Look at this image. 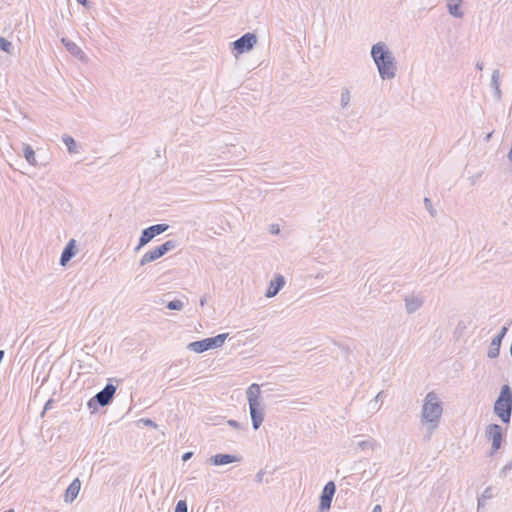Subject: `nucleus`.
I'll return each instance as SVG.
<instances>
[{
	"label": "nucleus",
	"mask_w": 512,
	"mask_h": 512,
	"mask_svg": "<svg viewBox=\"0 0 512 512\" xmlns=\"http://www.w3.org/2000/svg\"><path fill=\"white\" fill-rule=\"evenodd\" d=\"M371 57L382 80L395 78L397 63L392 51L384 42H377L371 47Z\"/></svg>",
	"instance_id": "1"
},
{
	"label": "nucleus",
	"mask_w": 512,
	"mask_h": 512,
	"mask_svg": "<svg viewBox=\"0 0 512 512\" xmlns=\"http://www.w3.org/2000/svg\"><path fill=\"white\" fill-rule=\"evenodd\" d=\"M442 413L443 407L438 395L434 391L428 392L421 409V423L427 425L428 440L438 427Z\"/></svg>",
	"instance_id": "2"
},
{
	"label": "nucleus",
	"mask_w": 512,
	"mask_h": 512,
	"mask_svg": "<svg viewBox=\"0 0 512 512\" xmlns=\"http://www.w3.org/2000/svg\"><path fill=\"white\" fill-rule=\"evenodd\" d=\"M260 394L261 389L257 383L251 384L246 391L252 426L255 430L259 429L264 420V408Z\"/></svg>",
	"instance_id": "3"
},
{
	"label": "nucleus",
	"mask_w": 512,
	"mask_h": 512,
	"mask_svg": "<svg viewBox=\"0 0 512 512\" xmlns=\"http://www.w3.org/2000/svg\"><path fill=\"white\" fill-rule=\"evenodd\" d=\"M494 413L500 420L508 424L512 414V392L509 385H503L494 404Z\"/></svg>",
	"instance_id": "4"
},
{
	"label": "nucleus",
	"mask_w": 512,
	"mask_h": 512,
	"mask_svg": "<svg viewBox=\"0 0 512 512\" xmlns=\"http://www.w3.org/2000/svg\"><path fill=\"white\" fill-rule=\"evenodd\" d=\"M228 333L218 334L214 337L194 341L188 344L187 348L195 353H203L210 349L221 347L228 337Z\"/></svg>",
	"instance_id": "5"
},
{
	"label": "nucleus",
	"mask_w": 512,
	"mask_h": 512,
	"mask_svg": "<svg viewBox=\"0 0 512 512\" xmlns=\"http://www.w3.org/2000/svg\"><path fill=\"white\" fill-rule=\"evenodd\" d=\"M178 243L176 240H168L161 244L160 246H157L149 251H147L142 258L140 259L139 265L145 266L148 263H151L162 256H164L169 251L174 250L177 247Z\"/></svg>",
	"instance_id": "6"
},
{
	"label": "nucleus",
	"mask_w": 512,
	"mask_h": 512,
	"mask_svg": "<svg viewBox=\"0 0 512 512\" xmlns=\"http://www.w3.org/2000/svg\"><path fill=\"white\" fill-rule=\"evenodd\" d=\"M115 392L116 386L111 383L106 384L101 391L88 401V407L95 410L97 405L101 407L107 406L113 400Z\"/></svg>",
	"instance_id": "7"
},
{
	"label": "nucleus",
	"mask_w": 512,
	"mask_h": 512,
	"mask_svg": "<svg viewBox=\"0 0 512 512\" xmlns=\"http://www.w3.org/2000/svg\"><path fill=\"white\" fill-rule=\"evenodd\" d=\"M485 436L489 440H492L491 454L495 453L497 450L500 449L503 438V430L500 425H488L485 430Z\"/></svg>",
	"instance_id": "8"
},
{
	"label": "nucleus",
	"mask_w": 512,
	"mask_h": 512,
	"mask_svg": "<svg viewBox=\"0 0 512 512\" xmlns=\"http://www.w3.org/2000/svg\"><path fill=\"white\" fill-rule=\"evenodd\" d=\"M257 43L254 33H246L233 42V48L238 54L250 51Z\"/></svg>",
	"instance_id": "9"
},
{
	"label": "nucleus",
	"mask_w": 512,
	"mask_h": 512,
	"mask_svg": "<svg viewBox=\"0 0 512 512\" xmlns=\"http://www.w3.org/2000/svg\"><path fill=\"white\" fill-rule=\"evenodd\" d=\"M336 492V486L333 481L325 484L320 495L319 510L320 512L328 511L331 507L333 496Z\"/></svg>",
	"instance_id": "10"
},
{
	"label": "nucleus",
	"mask_w": 512,
	"mask_h": 512,
	"mask_svg": "<svg viewBox=\"0 0 512 512\" xmlns=\"http://www.w3.org/2000/svg\"><path fill=\"white\" fill-rule=\"evenodd\" d=\"M507 331H508V327L503 326L501 328L500 332L492 339L489 349H488V352H487L488 358L494 359L499 356L501 343H502V340L505 337Z\"/></svg>",
	"instance_id": "11"
},
{
	"label": "nucleus",
	"mask_w": 512,
	"mask_h": 512,
	"mask_svg": "<svg viewBox=\"0 0 512 512\" xmlns=\"http://www.w3.org/2000/svg\"><path fill=\"white\" fill-rule=\"evenodd\" d=\"M77 245L76 240L71 239L65 248L63 249L61 256H60V265L66 266V264L76 255L77 253Z\"/></svg>",
	"instance_id": "12"
},
{
	"label": "nucleus",
	"mask_w": 512,
	"mask_h": 512,
	"mask_svg": "<svg viewBox=\"0 0 512 512\" xmlns=\"http://www.w3.org/2000/svg\"><path fill=\"white\" fill-rule=\"evenodd\" d=\"M209 463L214 466H222L240 461V458L231 454H216L209 458Z\"/></svg>",
	"instance_id": "13"
},
{
	"label": "nucleus",
	"mask_w": 512,
	"mask_h": 512,
	"mask_svg": "<svg viewBox=\"0 0 512 512\" xmlns=\"http://www.w3.org/2000/svg\"><path fill=\"white\" fill-rule=\"evenodd\" d=\"M285 285V278L281 274H277L270 282V285L268 289L266 290L265 296L267 298H272L278 294V292L283 288Z\"/></svg>",
	"instance_id": "14"
},
{
	"label": "nucleus",
	"mask_w": 512,
	"mask_h": 512,
	"mask_svg": "<svg viewBox=\"0 0 512 512\" xmlns=\"http://www.w3.org/2000/svg\"><path fill=\"white\" fill-rule=\"evenodd\" d=\"M404 302L406 313L413 314L422 307L424 300L421 296L410 295L404 298Z\"/></svg>",
	"instance_id": "15"
},
{
	"label": "nucleus",
	"mask_w": 512,
	"mask_h": 512,
	"mask_svg": "<svg viewBox=\"0 0 512 512\" xmlns=\"http://www.w3.org/2000/svg\"><path fill=\"white\" fill-rule=\"evenodd\" d=\"M61 41L70 54H72L73 56H75L83 62L87 61L86 54L76 43L66 38H62Z\"/></svg>",
	"instance_id": "16"
},
{
	"label": "nucleus",
	"mask_w": 512,
	"mask_h": 512,
	"mask_svg": "<svg viewBox=\"0 0 512 512\" xmlns=\"http://www.w3.org/2000/svg\"><path fill=\"white\" fill-rule=\"evenodd\" d=\"M81 482L78 478L74 479L65 491L64 501L72 503L79 494Z\"/></svg>",
	"instance_id": "17"
},
{
	"label": "nucleus",
	"mask_w": 512,
	"mask_h": 512,
	"mask_svg": "<svg viewBox=\"0 0 512 512\" xmlns=\"http://www.w3.org/2000/svg\"><path fill=\"white\" fill-rule=\"evenodd\" d=\"M500 84V71L498 69H495L491 75L490 86L494 91V98L497 101H500L502 99V91L500 89Z\"/></svg>",
	"instance_id": "18"
},
{
	"label": "nucleus",
	"mask_w": 512,
	"mask_h": 512,
	"mask_svg": "<svg viewBox=\"0 0 512 512\" xmlns=\"http://www.w3.org/2000/svg\"><path fill=\"white\" fill-rule=\"evenodd\" d=\"M357 447L361 451H364V452L374 451V450L380 448V443L376 439H374L372 437H367L364 440L358 441L357 442Z\"/></svg>",
	"instance_id": "19"
},
{
	"label": "nucleus",
	"mask_w": 512,
	"mask_h": 512,
	"mask_svg": "<svg viewBox=\"0 0 512 512\" xmlns=\"http://www.w3.org/2000/svg\"><path fill=\"white\" fill-rule=\"evenodd\" d=\"M461 2H462V0H448L447 1L448 12L456 18H462L464 15L460 9Z\"/></svg>",
	"instance_id": "20"
},
{
	"label": "nucleus",
	"mask_w": 512,
	"mask_h": 512,
	"mask_svg": "<svg viewBox=\"0 0 512 512\" xmlns=\"http://www.w3.org/2000/svg\"><path fill=\"white\" fill-rule=\"evenodd\" d=\"M62 141L66 145L67 150L70 154H76L79 152V147L77 145V142L75 141V139L72 136H70L68 134H64L62 136Z\"/></svg>",
	"instance_id": "21"
},
{
	"label": "nucleus",
	"mask_w": 512,
	"mask_h": 512,
	"mask_svg": "<svg viewBox=\"0 0 512 512\" xmlns=\"http://www.w3.org/2000/svg\"><path fill=\"white\" fill-rule=\"evenodd\" d=\"M153 235L151 234L150 230L148 228H145L142 233H141V236L139 238V243L138 245L135 247V251H139L142 247H144L145 245H147L152 239H153Z\"/></svg>",
	"instance_id": "22"
},
{
	"label": "nucleus",
	"mask_w": 512,
	"mask_h": 512,
	"mask_svg": "<svg viewBox=\"0 0 512 512\" xmlns=\"http://www.w3.org/2000/svg\"><path fill=\"white\" fill-rule=\"evenodd\" d=\"M351 101V92L350 89L347 87H343L341 89V95H340V106L342 109H346Z\"/></svg>",
	"instance_id": "23"
},
{
	"label": "nucleus",
	"mask_w": 512,
	"mask_h": 512,
	"mask_svg": "<svg viewBox=\"0 0 512 512\" xmlns=\"http://www.w3.org/2000/svg\"><path fill=\"white\" fill-rule=\"evenodd\" d=\"M23 153H24V157H25L26 161L30 165H32V166H36L37 165V161H36V158H35V152H34L33 148L30 145H25L24 146Z\"/></svg>",
	"instance_id": "24"
},
{
	"label": "nucleus",
	"mask_w": 512,
	"mask_h": 512,
	"mask_svg": "<svg viewBox=\"0 0 512 512\" xmlns=\"http://www.w3.org/2000/svg\"><path fill=\"white\" fill-rule=\"evenodd\" d=\"M147 228L150 230L151 234L155 238L156 236L166 232L169 229V225L162 223V224H155V225L149 226Z\"/></svg>",
	"instance_id": "25"
},
{
	"label": "nucleus",
	"mask_w": 512,
	"mask_h": 512,
	"mask_svg": "<svg viewBox=\"0 0 512 512\" xmlns=\"http://www.w3.org/2000/svg\"><path fill=\"white\" fill-rule=\"evenodd\" d=\"M0 49L8 54H13L14 46L4 37H0Z\"/></svg>",
	"instance_id": "26"
},
{
	"label": "nucleus",
	"mask_w": 512,
	"mask_h": 512,
	"mask_svg": "<svg viewBox=\"0 0 512 512\" xmlns=\"http://www.w3.org/2000/svg\"><path fill=\"white\" fill-rule=\"evenodd\" d=\"M167 308L169 310H182L184 308V303L181 300L175 299L167 303Z\"/></svg>",
	"instance_id": "27"
},
{
	"label": "nucleus",
	"mask_w": 512,
	"mask_h": 512,
	"mask_svg": "<svg viewBox=\"0 0 512 512\" xmlns=\"http://www.w3.org/2000/svg\"><path fill=\"white\" fill-rule=\"evenodd\" d=\"M480 496L481 500L492 499L494 497L493 488L491 486L486 487Z\"/></svg>",
	"instance_id": "28"
},
{
	"label": "nucleus",
	"mask_w": 512,
	"mask_h": 512,
	"mask_svg": "<svg viewBox=\"0 0 512 512\" xmlns=\"http://www.w3.org/2000/svg\"><path fill=\"white\" fill-rule=\"evenodd\" d=\"M424 205H425V208L429 211L430 215L432 217H435L437 212L433 208L432 201L430 198H427V197L424 198Z\"/></svg>",
	"instance_id": "29"
},
{
	"label": "nucleus",
	"mask_w": 512,
	"mask_h": 512,
	"mask_svg": "<svg viewBox=\"0 0 512 512\" xmlns=\"http://www.w3.org/2000/svg\"><path fill=\"white\" fill-rule=\"evenodd\" d=\"M174 512H187L186 502L183 500L178 501Z\"/></svg>",
	"instance_id": "30"
},
{
	"label": "nucleus",
	"mask_w": 512,
	"mask_h": 512,
	"mask_svg": "<svg viewBox=\"0 0 512 512\" xmlns=\"http://www.w3.org/2000/svg\"><path fill=\"white\" fill-rule=\"evenodd\" d=\"M512 470V461L507 463L502 469H501V475L505 477L510 471Z\"/></svg>",
	"instance_id": "31"
},
{
	"label": "nucleus",
	"mask_w": 512,
	"mask_h": 512,
	"mask_svg": "<svg viewBox=\"0 0 512 512\" xmlns=\"http://www.w3.org/2000/svg\"><path fill=\"white\" fill-rule=\"evenodd\" d=\"M227 423L235 429H244V427L236 420H229Z\"/></svg>",
	"instance_id": "32"
},
{
	"label": "nucleus",
	"mask_w": 512,
	"mask_h": 512,
	"mask_svg": "<svg viewBox=\"0 0 512 512\" xmlns=\"http://www.w3.org/2000/svg\"><path fill=\"white\" fill-rule=\"evenodd\" d=\"M264 474V471L260 470L255 476V481L257 483H261L263 481Z\"/></svg>",
	"instance_id": "33"
},
{
	"label": "nucleus",
	"mask_w": 512,
	"mask_h": 512,
	"mask_svg": "<svg viewBox=\"0 0 512 512\" xmlns=\"http://www.w3.org/2000/svg\"><path fill=\"white\" fill-rule=\"evenodd\" d=\"M142 421L144 422V424L146 426H150V427H156V423L154 421H152L151 419H142Z\"/></svg>",
	"instance_id": "34"
},
{
	"label": "nucleus",
	"mask_w": 512,
	"mask_h": 512,
	"mask_svg": "<svg viewBox=\"0 0 512 512\" xmlns=\"http://www.w3.org/2000/svg\"><path fill=\"white\" fill-rule=\"evenodd\" d=\"M485 502H486V500H481V496H479L477 498V507H478V509L484 508L485 507Z\"/></svg>",
	"instance_id": "35"
},
{
	"label": "nucleus",
	"mask_w": 512,
	"mask_h": 512,
	"mask_svg": "<svg viewBox=\"0 0 512 512\" xmlns=\"http://www.w3.org/2000/svg\"><path fill=\"white\" fill-rule=\"evenodd\" d=\"M52 404H53V400H52V399H49V400L46 402L45 406H44L43 413H45L48 409H50V408H51V406H52Z\"/></svg>",
	"instance_id": "36"
},
{
	"label": "nucleus",
	"mask_w": 512,
	"mask_h": 512,
	"mask_svg": "<svg viewBox=\"0 0 512 512\" xmlns=\"http://www.w3.org/2000/svg\"><path fill=\"white\" fill-rule=\"evenodd\" d=\"M193 453L192 452H185L183 455H182V460L183 461H187L189 460L191 457H192Z\"/></svg>",
	"instance_id": "37"
},
{
	"label": "nucleus",
	"mask_w": 512,
	"mask_h": 512,
	"mask_svg": "<svg viewBox=\"0 0 512 512\" xmlns=\"http://www.w3.org/2000/svg\"><path fill=\"white\" fill-rule=\"evenodd\" d=\"M372 512H382L381 505H379V504L375 505Z\"/></svg>",
	"instance_id": "38"
},
{
	"label": "nucleus",
	"mask_w": 512,
	"mask_h": 512,
	"mask_svg": "<svg viewBox=\"0 0 512 512\" xmlns=\"http://www.w3.org/2000/svg\"><path fill=\"white\" fill-rule=\"evenodd\" d=\"M79 4H81L84 7L88 6V0H76Z\"/></svg>",
	"instance_id": "39"
},
{
	"label": "nucleus",
	"mask_w": 512,
	"mask_h": 512,
	"mask_svg": "<svg viewBox=\"0 0 512 512\" xmlns=\"http://www.w3.org/2000/svg\"><path fill=\"white\" fill-rule=\"evenodd\" d=\"M383 395H384V392H383V391H380V392L376 395V397H375V401H376V402H377V401H379V400L382 398V396H383Z\"/></svg>",
	"instance_id": "40"
},
{
	"label": "nucleus",
	"mask_w": 512,
	"mask_h": 512,
	"mask_svg": "<svg viewBox=\"0 0 512 512\" xmlns=\"http://www.w3.org/2000/svg\"><path fill=\"white\" fill-rule=\"evenodd\" d=\"M483 67H484L483 62H477V63H476V68H477L478 70H480V71H481V70H483Z\"/></svg>",
	"instance_id": "41"
},
{
	"label": "nucleus",
	"mask_w": 512,
	"mask_h": 512,
	"mask_svg": "<svg viewBox=\"0 0 512 512\" xmlns=\"http://www.w3.org/2000/svg\"><path fill=\"white\" fill-rule=\"evenodd\" d=\"M205 304H206V297H202V298L200 299V305H201V306H204Z\"/></svg>",
	"instance_id": "42"
},
{
	"label": "nucleus",
	"mask_w": 512,
	"mask_h": 512,
	"mask_svg": "<svg viewBox=\"0 0 512 512\" xmlns=\"http://www.w3.org/2000/svg\"><path fill=\"white\" fill-rule=\"evenodd\" d=\"M273 232L278 233V232H279V229H278V228H277V229H276V228H273Z\"/></svg>",
	"instance_id": "43"
},
{
	"label": "nucleus",
	"mask_w": 512,
	"mask_h": 512,
	"mask_svg": "<svg viewBox=\"0 0 512 512\" xmlns=\"http://www.w3.org/2000/svg\"><path fill=\"white\" fill-rule=\"evenodd\" d=\"M273 232L278 233V232H279V229H278V228H277V229H276V228H273Z\"/></svg>",
	"instance_id": "44"
},
{
	"label": "nucleus",
	"mask_w": 512,
	"mask_h": 512,
	"mask_svg": "<svg viewBox=\"0 0 512 512\" xmlns=\"http://www.w3.org/2000/svg\"><path fill=\"white\" fill-rule=\"evenodd\" d=\"M4 512H14V510L9 509V510H6V511H4Z\"/></svg>",
	"instance_id": "45"
}]
</instances>
